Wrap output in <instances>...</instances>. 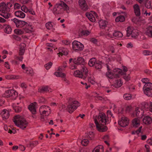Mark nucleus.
I'll return each instance as SVG.
<instances>
[{"mask_svg":"<svg viewBox=\"0 0 152 152\" xmlns=\"http://www.w3.org/2000/svg\"><path fill=\"white\" fill-rule=\"evenodd\" d=\"M94 123L97 130L100 132H104L107 130L105 125L109 123L108 118L104 113H101L98 115L93 118Z\"/></svg>","mask_w":152,"mask_h":152,"instance_id":"1","label":"nucleus"},{"mask_svg":"<svg viewBox=\"0 0 152 152\" xmlns=\"http://www.w3.org/2000/svg\"><path fill=\"white\" fill-rule=\"evenodd\" d=\"M80 71L76 70L74 73L75 76L83 79L92 84H94L95 81L94 77L91 74L88 73V70L87 67L84 65L80 66Z\"/></svg>","mask_w":152,"mask_h":152,"instance_id":"2","label":"nucleus"},{"mask_svg":"<svg viewBox=\"0 0 152 152\" xmlns=\"http://www.w3.org/2000/svg\"><path fill=\"white\" fill-rule=\"evenodd\" d=\"M12 6V4L11 2H7L6 4L3 2H1L0 7V15L6 19L10 18V14L9 12Z\"/></svg>","mask_w":152,"mask_h":152,"instance_id":"3","label":"nucleus"},{"mask_svg":"<svg viewBox=\"0 0 152 152\" xmlns=\"http://www.w3.org/2000/svg\"><path fill=\"white\" fill-rule=\"evenodd\" d=\"M69 9L67 5L63 1H61L54 6L53 12L55 15H61L64 13V11L68 12L67 11Z\"/></svg>","mask_w":152,"mask_h":152,"instance_id":"4","label":"nucleus"},{"mask_svg":"<svg viewBox=\"0 0 152 152\" xmlns=\"http://www.w3.org/2000/svg\"><path fill=\"white\" fill-rule=\"evenodd\" d=\"M106 67L108 70L106 73L107 77L110 79L119 77V76L122 74V70L119 68H117L113 70L112 72L110 71L112 66L109 64H106Z\"/></svg>","mask_w":152,"mask_h":152,"instance_id":"5","label":"nucleus"},{"mask_svg":"<svg viewBox=\"0 0 152 152\" xmlns=\"http://www.w3.org/2000/svg\"><path fill=\"white\" fill-rule=\"evenodd\" d=\"M142 108L136 107L135 109V111L134 114L136 116L140 118V116L143 115V113L144 112V110L148 109L150 112H152V102H151L149 104L144 103L142 104ZM141 116V117H142Z\"/></svg>","mask_w":152,"mask_h":152,"instance_id":"6","label":"nucleus"},{"mask_svg":"<svg viewBox=\"0 0 152 152\" xmlns=\"http://www.w3.org/2000/svg\"><path fill=\"white\" fill-rule=\"evenodd\" d=\"M15 124L23 129H24L28 125V122L26 120L19 115L15 116L13 119Z\"/></svg>","mask_w":152,"mask_h":152,"instance_id":"7","label":"nucleus"},{"mask_svg":"<svg viewBox=\"0 0 152 152\" xmlns=\"http://www.w3.org/2000/svg\"><path fill=\"white\" fill-rule=\"evenodd\" d=\"M39 112L41 115V119L42 121H45L47 119L46 117L44 116H48L51 112L50 107L47 105H43L40 107L39 110Z\"/></svg>","mask_w":152,"mask_h":152,"instance_id":"8","label":"nucleus"},{"mask_svg":"<svg viewBox=\"0 0 152 152\" xmlns=\"http://www.w3.org/2000/svg\"><path fill=\"white\" fill-rule=\"evenodd\" d=\"M126 31L127 36L132 38H137L139 34L138 31L131 26L127 28Z\"/></svg>","mask_w":152,"mask_h":152,"instance_id":"9","label":"nucleus"},{"mask_svg":"<svg viewBox=\"0 0 152 152\" xmlns=\"http://www.w3.org/2000/svg\"><path fill=\"white\" fill-rule=\"evenodd\" d=\"M80 105V104L77 101L75 100L71 101L70 100L67 106V110L70 113H72Z\"/></svg>","mask_w":152,"mask_h":152,"instance_id":"10","label":"nucleus"},{"mask_svg":"<svg viewBox=\"0 0 152 152\" xmlns=\"http://www.w3.org/2000/svg\"><path fill=\"white\" fill-rule=\"evenodd\" d=\"M88 65L90 66H93L97 69H100L102 67V63L101 61H97L94 58H92L89 60Z\"/></svg>","mask_w":152,"mask_h":152,"instance_id":"11","label":"nucleus"},{"mask_svg":"<svg viewBox=\"0 0 152 152\" xmlns=\"http://www.w3.org/2000/svg\"><path fill=\"white\" fill-rule=\"evenodd\" d=\"M26 46L25 44L23 43L20 44V50L18 52V55L15 56L14 57L16 60H18L20 61H22L23 58L22 56L24 54Z\"/></svg>","mask_w":152,"mask_h":152,"instance_id":"12","label":"nucleus"},{"mask_svg":"<svg viewBox=\"0 0 152 152\" xmlns=\"http://www.w3.org/2000/svg\"><path fill=\"white\" fill-rule=\"evenodd\" d=\"M99 24L100 28L102 29L110 30V31H112L113 30V28L110 26L109 23L106 20H101L99 21Z\"/></svg>","mask_w":152,"mask_h":152,"instance_id":"13","label":"nucleus"},{"mask_svg":"<svg viewBox=\"0 0 152 152\" xmlns=\"http://www.w3.org/2000/svg\"><path fill=\"white\" fill-rule=\"evenodd\" d=\"M144 94L148 96H152V83H147L145 84L143 87Z\"/></svg>","mask_w":152,"mask_h":152,"instance_id":"14","label":"nucleus"},{"mask_svg":"<svg viewBox=\"0 0 152 152\" xmlns=\"http://www.w3.org/2000/svg\"><path fill=\"white\" fill-rule=\"evenodd\" d=\"M73 49L75 51H81L83 50L84 45L79 42L74 41L72 43Z\"/></svg>","mask_w":152,"mask_h":152,"instance_id":"15","label":"nucleus"},{"mask_svg":"<svg viewBox=\"0 0 152 152\" xmlns=\"http://www.w3.org/2000/svg\"><path fill=\"white\" fill-rule=\"evenodd\" d=\"M86 15L90 21L93 22L95 21V18H97L98 17L96 13L93 11H91L90 12L86 13Z\"/></svg>","mask_w":152,"mask_h":152,"instance_id":"16","label":"nucleus"},{"mask_svg":"<svg viewBox=\"0 0 152 152\" xmlns=\"http://www.w3.org/2000/svg\"><path fill=\"white\" fill-rule=\"evenodd\" d=\"M5 96L7 98L12 96L13 99H15L18 96V93L14 90H8L6 91Z\"/></svg>","mask_w":152,"mask_h":152,"instance_id":"17","label":"nucleus"},{"mask_svg":"<svg viewBox=\"0 0 152 152\" xmlns=\"http://www.w3.org/2000/svg\"><path fill=\"white\" fill-rule=\"evenodd\" d=\"M66 67V66L64 64L63 66L59 67L57 72L54 73V75L57 77H64L65 76V74L62 73L64 71L65 68Z\"/></svg>","mask_w":152,"mask_h":152,"instance_id":"18","label":"nucleus"},{"mask_svg":"<svg viewBox=\"0 0 152 152\" xmlns=\"http://www.w3.org/2000/svg\"><path fill=\"white\" fill-rule=\"evenodd\" d=\"M73 63L77 66L80 65L81 66V65H84L85 64L84 59L81 57L74 58L73 60Z\"/></svg>","mask_w":152,"mask_h":152,"instance_id":"19","label":"nucleus"},{"mask_svg":"<svg viewBox=\"0 0 152 152\" xmlns=\"http://www.w3.org/2000/svg\"><path fill=\"white\" fill-rule=\"evenodd\" d=\"M129 123V120L127 118L125 117H122L118 121L119 125L122 127H125L127 126Z\"/></svg>","mask_w":152,"mask_h":152,"instance_id":"20","label":"nucleus"},{"mask_svg":"<svg viewBox=\"0 0 152 152\" xmlns=\"http://www.w3.org/2000/svg\"><path fill=\"white\" fill-rule=\"evenodd\" d=\"M112 150V148H110L106 152H109ZM104 151L103 147L102 145L97 146L92 151V152H103Z\"/></svg>","mask_w":152,"mask_h":152,"instance_id":"21","label":"nucleus"},{"mask_svg":"<svg viewBox=\"0 0 152 152\" xmlns=\"http://www.w3.org/2000/svg\"><path fill=\"white\" fill-rule=\"evenodd\" d=\"M79 5L83 10H86L88 9V6L85 0H79Z\"/></svg>","mask_w":152,"mask_h":152,"instance_id":"22","label":"nucleus"},{"mask_svg":"<svg viewBox=\"0 0 152 152\" xmlns=\"http://www.w3.org/2000/svg\"><path fill=\"white\" fill-rule=\"evenodd\" d=\"M0 114L4 120H5L7 119L9 116V111L5 109L2 110L0 112Z\"/></svg>","mask_w":152,"mask_h":152,"instance_id":"23","label":"nucleus"},{"mask_svg":"<svg viewBox=\"0 0 152 152\" xmlns=\"http://www.w3.org/2000/svg\"><path fill=\"white\" fill-rule=\"evenodd\" d=\"M134 13L135 15L138 17H140L141 12L139 6L137 4H134L133 6Z\"/></svg>","mask_w":152,"mask_h":152,"instance_id":"24","label":"nucleus"},{"mask_svg":"<svg viewBox=\"0 0 152 152\" xmlns=\"http://www.w3.org/2000/svg\"><path fill=\"white\" fill-rule=\"evenodd\" d=\"M0 26L1 27L2 26L4 28V32L8 34L11 33L12 29L10 26L8 25L3 24L2 25H0Z\"/></svg>","mask_w":152,"mask_h":152,"instance_id":"25","label":"nucleus"},{"mask_svg":"<svg viewBox=\"0 0 152 152\" xmlns=\"http://www.w3.org/2000/svg\"><path fill=\"white\" fill-rule=\"evenodd\" d=\"M112 31H110V30H105V31H101L100 33V35L101 36H104L106 38L110 37L112 38L113 35L110 33Z\"/></svg>","mask_w":152,"mask_h":152,"instance_id":"26","label":"nucleus"},{"mask_svg":"<svg viewBox=\"0 0 152 152\" xmlns=\"http://www.w3.org/2000/svg\"><path fill=\"white\" fill-rule=\"evenodd\" d=\"M142 121L144 124L148 125L152 123V119L150 117L148 116H146L143 118Z\"/></svg>","mask_w":152,"mask_h":152,"instance_id":"27","label":"nucleus"},{"mask_svg":"<svg viewBox=\"0 0 152 152\" xmlns=\"http://www.w3.org/2000/svg\"><path fill=\"white\" fill-rule=\"evenodd\" d=\"M123 72L122 71V74L119 76V77L122 75H123L124 79L127 81H128L130 79V77L129 76V75H127L125 74V73L127 71L126 67L125 66H123Z\"/></svg>","mask_w":152,"mask_h":152,"instance_id":"28","label":"nucleus"},{"mask_svg":"<svg viewBox=\"0 0 152 152\" xmlns=\"http://www.w3.org/2000/svg\"><path fill=\"white\" fill-rule=\"evenodd\" d=\"M59 53L58 54H59V56L60 55H66L68 54L67 50L65 48L62 47H60L58 49Z\"/></svg>","mask_w":152,"mask_h":152,"instance_id":"29","label":"nucleus"},{"mask_svg":"<svg viewBox=\"0 0 152 152\" xmlns=\"http://www.w3.org/2000/svg\"><path fill=\"white\" fill-rule=\"evenodd\" d=\"M36 103H32L28 106V109L33 114H35L36 112L35 109Z\"/></svg>","mask_w":152,"mask_h":152,"instance_id":"30","label":"nucleus"},{"mask_svg":"<svg viewBox=\"0 0 152 152\" xmlns=\"http://www.w3.org/2000/svg\"><path fill=\"white\" fill-rule=\"evenodd\" d=\"M112 35H113V38L114 37L117 38H120L122 37L123 36V34L121 32L116 30L114 31Z\"/></svg>","mask_w":152,"mask_h":152,"instance_id":"31","label":"nucleus"},{"mask_svg":"<svg viewBox=\"0 0 152 152\" xmlns=\"http://www.w3.org/2000/svg\"><path fill=\"white\" fill-rule=\"evenodd\" d=\"M39 91L41 93L44 92H50L52 91V89L48 86L42 87L39 90Z\"/></svg>","mask_w":152,"mask_h":152,"instance_id":"32","label":"nucleus"},{"mask_svg":"<svg viewBox=\"0 0 152 152\" xmlns=\"http://www.w3.org/2000/svg\"><path fill=\"white\" fill-rule=\"evenodd\" d=\"M28 26V23L26 22L23 21L19 20H18L17 24L16 25V27H17L21 28L24 26Z\"/></svg>","mask_w":152,"mask_h":152,"instance_id":"33","label":"nucleus"},{"mask_svg":"<svg viewBox=\"0 0 152 152\" xmlns=\"http://www.w3.org/2000/svg\"><path fill=\"white\" fill-rule=\"evenodd\" d=\"M15 14L16 16L20 18H23L25 16V14L20 10L16 11L15 12Z\"/></svg>","mask_w":152,"mask_h":152,"instance_id":"34","label":"nucleus"},{"mask_svg":"<svg viewBox=\"0 0 152 152\" xmlns=\"http://www.w3.org/2000/svg\"><path fill=\"white\" fill-rule=\"evenodd\" d=\"M115 48L114 45L112 44L109 46L107 48V50L110 53H115Z\"/></svg>","mask_w":152,"mask_h":152,"instance_id":"35","label":"nucleus"},{"mask_svg":"<svg viewBox=\"0 0 152 152\" xmlns=\"http://www.w3.org/2000/svg\"><path fill=\"white\" fill-rule=\"evenodd\" d=\"M123 13L124 15H120L115 19V21L116 22H118L119 21L123 22L125 20V18L124 16L126 15V13L124 12H123Z\"/></svg>","mask_w":152,"mask_h":152,"instance_id":"36","label":"nucleus"},{"mask_svg":"<svg viewBox=\"0 0 152 152\" xmlns=\"http://www.w3.org/2000/svg\"><path fill=\"white\" fill-rule=\"evenodd\" d=\"M122 84V82L121 79H118L115 82L113 86L115 88H118L121 87Z\"/></svg>","mask_w":152,"mask_h":152,"instance_id":"37","label":"nucleus"},{"mask_svg":"<svg viewBox=\"0 0 152 152\" xmlns=\"http://www.w3.org/2000/svg\"><path fill=\"white\" fill-rule=\"evenodd\" d=\"M132 123L133 127H137L140 125V122L138 118H135L132 120Z\"/></svg>","mask_w":152,"mask_h":152,"instance_id":"38","label":"nucleus"},{"mask_svg":"<svg viewBox=\"0 0 152 152\" xmlns=\"http://www.w3.org/2000/svg\"><path fill=\"white\" fill-rule=\"evenodd\" d=\"M146 34L149 37H152V26H149L147 28Z\"/></svg>","mask_w":152,"mask_h":152,"instance_id":"39","label":"nucleus"},{"mask_svg":"<svg viewBox=\"0 0 152 152\" xmlns=\"http://www.w3.org/2000/svg\"><path fill=\"white\" fill-rule=\"evenodd\" d=\"M102 138L106 144L108 145H109V142L110 141V138L109 136L108 135H105L102 137Z\"/></svg>","mask_w":152,"mask_h":152,"instance_id":"40","label":"nucleus"},{"mask_svg":"<svg viewBox=\"0 0 152 152\" xmlns=\"http://www.w3.org/2000/svg\"><path fill=\"white\" fill-rule=\"evenodd\" d=\"M5 78L8 80L17 79L19 78V76L11 75H8L5 76Z\"/></svg>","mask_w":152,"mask_h":152,"instance_id":"41","label":"nucleus"},{"mask_svg":"<svg viewBox=\"0 0 152 152\" xmlns=\"http://www.w3.org/2000/svg\"><path fill=\"white\" fill-rule=\"evenodd\" d=\"M78 142H81L82 145L83 146H86L89 143V140L88 139L84 138L82 140L79 139L78 140Z\"/></svg>","mask_w":152,"mask_h":152,"instance_id":"42","label":"nucleus"},{"mask_svg":"<svg viewBox=\"0 0 152 152\" xmlns=\"http://www.w3.org/2000/svg\"><path fill=\"white\" fill-rule=\"evenodd\" d=\"M74 59V58L73 59L71 58L69 59V67L70 68L72 69H73L77 68V66L73 63Z\"/></svg>","mask_w":152,"mask_h":152,"instance_id":"43","label":"nucleus"},{"mask_svg":"<svg viewBox=\"0 0 152 152\" xmlns=\"http://www.w3.org/2000/svg\"><path fill=\"white\" fill-rule=\"evenodd\" d=\"M104 95V94H103V93H101L100 94L96 93L95 94V95H94V96L96 99L102 100L103 99V96Z\"/></svg>","mask_w":152,"mask_h":152,"instance_id":"44","label":"nucleus"},{"mask_svg":"<svg viewBox=\"0 0 152 152\" xmlns=\"http://www.w3.org/2000/svg\"><path fill=\"white\" fill-rule=\"evenodd\" d=\"M143 4H145V7L147 8H151V3L150 0H146Z\"/></svg>","mask_w":152,"mask_h":152,"instance_id":"45","label":"nucleus"},{"mask_svg":"<svg viewBox=\"0 0 152 152\" xmlns=\"http://www.w3.org/2000/svg\"><path fill=\"white\" fill-rule=\"evenodd\" d=\"M142 128V126L140 127L138 129L132 132V134H136L137 136H140V133L141 132V129Z\"/></svg>","mask_w":152,"mask_h":152,"instance_id":"46","label":"nucleus"},{"mask_svg":"<svg viewBox=\"0 0 152 152\" xmlns=\"http://www.w3.org/2000/svg\"><path fill=\"white\" fill-rule=\"evenodd\" d=\"M17 104H14L13 105V108L16 112L18 113L21 111V107H20Z\"/></svg>","mask_w":152,"mask_h":152,"instance_id":"47","label":"nucleus"},{"mask_svg":"<svg viewBox=\"0 0 152 152\" xmlns=\"http://www.w3.org/2000/svg\"><path fill=\"white\" fill-rule=\"evenodd\" d=\"M15 33L17 35H20L23 34L24 31L22 29H16L15 30Z\"/></svg>","mask_w":152,"mask_h":152,"instance_id":"48","label":"nucleus"},{"mask_svg":"<svg viewBox=\"0 0 152 152\" xmlns=\"http://www.w3.org/2000/svg\"><path fill=\"white\" fill-rule=\"evenodd\" d=\"M89 31H83L79 33L80 37H82L84 36H87L90 34Z\"/></svg>","mask_w":152,"mask_h":152,"instance_id":"49","label":"nucleus"},{"mask_svg":"<svg viewBox=\"0 0 152 152\" xmlns=\"http://www.w3.org/2000/svg\"><path fill=\"white\" fill-rule=\"evenodd\" d=\"M124 98L126 100H129L132 98V96L129 94H126L123 96Z\"/></svg>","mask_w":152,"mask_h":152,"instance_id":"50","label":"nucleus"},{"mask_svg":"<svg viewBox=\"0 0 152 152\" xmlns=\"http://www.w3.org/2000/svg\"><path fill=\"white\" fill-rule=\"evenodd\" d=\"M25 72L27 74L32 75L33 74V71L32 69L30 68H27V69L25 71Z\"/></svg>","mask_w":152,"mask_h":152,"instance_id":"51","label":"nucleus"},{"mask_svg":"<svg viewBox=\"0 0 152 152\" xmlns=\"http://www.w3.org/2000/svg\"><path fill=\"white\" fill-rule=\"evenodd\" d=\"M142 14L143 16H148L150 15L151 12H148V10L145 9H143L142 11Z\"/></svg>","mask_w":152,"mask_h":152,"instance_id":"52","label":"nucleus"},{"mask_svg":"<svg viewBox=\"0 0 152 152\" xmlns=\"http://www.w3.org/2000/svg\"><path fill=\"white\" fill-rule=\"evenodd\" d=\"M38 144L37 141H36L33 142H30L29 143V147L32 148Z\"/></svg>","mask_w":152,"mask_h":152,"instance_id":"53","label":"nucleus"},{"mask_svg":"<svg viewBox=\"0 0 152 152\" xmlns=\"http://www.w3.org/2000/svg\"><path fill=\"white\" fill-rule=\"evenodd\" d=\"M45 26L46 28L49 30H52L53 25L52 23L50 22H48L45 24Z\"/></svg>","mask_w":152,"mask_h":152,"instance_id":"54","label":"nucleus"},{"mask_svg":"<svg viewBox=\"0 0 152 152\" xmlns=\"http://www.w3.org/2000/svg\"><path fill=\"white\" fill-rule=\"evenodd\" d=\"M94 134L92 132H89L87 135V138L88 139H92L94 137Z\"/></svg>","mask_w":152,"mask_h":152,"instance_id":"55","label":"nucleus"},{"mask_svg":"<svg viewBox=\"0 0 152 152\" xmlns=\"http://www.w3.org/2000/svg\"><path fill=\"white\" fill-rule=\"evenodd\" d=\"M52 65V63L51 62H49L48 64L45 65V67L47 70L49 69L51 67Z\"/></svg>","mask_w":152,"mask_h":152,"instance_id":"56","label":"nucleus"},{"mask_svg":"<svg viewBox=\"0 0 152 152\" xmlns=\"http://www.w3.org/2000/svg\"><path fill=\"white\" fill-rule=\"evenodd\" d=\"M143 53L144 55L147 56L151 55L152 54V53L149 51L145 50L143 51Z\"/></svg>","mask_w":152,"mask_h":152,"instance_id":"57","label":"nucleus"},{"mask_svg":"<svg viewBox=\"0 0 152 152\" xmlns=\"http://www.w3.org/2000/svg\"><path fill=\"white\" fill-rule=\"evenodd\" d=\"M18 20L16 18H14L11 20L12 23V24H15L16 26V25L17 24Z\"/></svg>","mask_w":152,"mask_h":152,"instance_id":"58","label":"nucleus"},{"mask_svg":"<svg viewBox=\"0 0 152 152\" xmlns=\"http://www.w3.org/2000/svg\"><path fill=\"white\" fill-rule=\"evenodd\" d=\"M149 79L146 78H143L142 79V82L143 83H145V84L147 83H149Z\"/></svg>","mask_w":152,"mask_h":152,"instance_id":"59","label":"nucleus"},{"mask_svg":"<svg viewBox=\"0 0 152 152\" xmlns=\"http://www.w3.org/2000/svg\"><path fill=\"white\" fill-rule=\"evenodd\" d=\"M59 107L61 111H64L65 110L66 106L63 104H61Z\"/></svg>","mask_w":152,"mask_h":152,"instance_id":"60","label":"nucleus"},{"mask_svg":"<svg viewBox=\"0 0 152 152\" xmlns=\"http://www.w3.org/2000/svg\"><path fill=\"white\" fill-rule=\"evenodd\" d=\"M14 6L15 9H19L20 7V5L18 3H16L14 4Z\"/></svg>","mask_w":152,"mask_h":152,"instance_id":"61","label":"nucleus"},{"mask_svg":"<svg viewBox=\"0 0 152 152\" xmlns=\"http://www.w3.org/2000/svg\"><path fill=\"white\" fill-rule=\"evenodd\" d=\"M90 40L91 42L94 44H96L97 42V39L94 38H91Z\"/></svg>","mask_w":152,"mask_h":152,"instance_id":"62","label":"nucleus"},{"mask_svg":"<svg viewBox=\"0 0 152 152\" xmlns=\"http://www.w3.org/2000/svg\"><path fill=\"white\" fill-rule=\"evenodd\" d=\"M21 10L25 12H26L27 11V9L26 7L22 6L21 7Z\"/></svg>","mask_w":152,"mask_h":152,"instance_id":"63","label":"nucleus"},{"mask_svg":"<svg viewBox=\"0 0 152 152\" xmlns=\"http://www.w3.org/2000/svg\"><path fill=\"white\" fill-rule=\"evenodd\" d=\"M126 47L128 48H131L133 47V45L132 43L129 42L127 44Z\"/></svg>","mask_w":152,"mask_h":152,"instance_id":"64","label":"nucleus"}]
</instances>
